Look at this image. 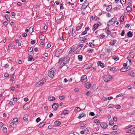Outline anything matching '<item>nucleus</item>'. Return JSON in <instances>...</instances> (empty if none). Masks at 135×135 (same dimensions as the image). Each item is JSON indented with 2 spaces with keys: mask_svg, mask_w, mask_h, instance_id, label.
<instances>
[{
  "mask_svg": "<svg viewBox=\"0 0 135 135\" xmlns=\"http://www.w3.org/2000/svg\"><path fill=\"white\" fill-rule=\"evenodd\" d=\"M89 46L93 48L94 47V45L91 42H90L89 44Z\"/></svg>",
  "mask_w": 135,
  "mask_h": 135,
  "instance_id": "f704fd0d",
  "label": "nucleus"
},
{
  "mask_svg": "<svg viewBox=\"0 0 135 135\" xmlns=\"http://www.w3.org/2000/svg\"><path fill=\"white\" fill-rule=\"evenodd\" d=\"M118 126L117 125H114L113 127H112V129L113 130H115L117 129Z\"/></svg>",
  "mask_w": 135,
  "mask_h": 135,
  "instance_id": "58836bf2",
  "label": "nucleus"
},
{
  "mask_svg": "<svg viewBox=\"0 0 135 135\" xmlns=\"http://www.w3.org/2000/svg\"><path fill=\"white\" fill-rule=\"evenodd\" d=\"M128 6H130L131 5V0H128L127 3Z\"/></svg>",
  "mask_w": 135,
  "mask_h": 135,
  "instance_id": "37998d69",
  "label": "nucleus"
},
{
  "mask_svg": "<svg viewBox=\"0 0 135 135\" xmlns=\"http://www.w3.org/2000/svg\"><path fill=\"white\" fill-rule=\"evenodd\" d=\"M41 119L39 117L37 118L36 119V121L37 123Z\"/></svg>",
  "mask_w": 135,
  "mask_h": 135,
  "instance_id": "bf43d9fd",
  "label": "nucleus"
},
{
  "mask_svg": "<svg viewBox=\"0 0 135 135\" xmlns=\"http://www.w3.org/2000/svg\"><path fill=\"white\" fill-rule=\"evenodd\" d=\"M81 48L80 47H79L78 46L76 47V51H75V52H76V54H79V51L81 49Z\"/></svg>",
  "mask_w": 135,
  "mask_h": 135,
  "instance_id": "a211bd4d",
  "label": "nucleus"
},
{
  "mask_svg": "<svg viewBox=\"0 0 135 135\" xmlns=\"http://www.w3.org/2000/svg\"><path fill=\"white\" fill-rule=\"evenodd\" d=\"M120 2L122 4H124L126 3V0H120Z\"/></svg>",
  "mask_w": 135,
  "mask_h": 135,
  "instance_id": "c03bdc74",
  "label": "nucleus"
},
{
  "mask_svg": "<svg viewBox=\"0 0 135 135\" xmlns=\"http://www.w3.org/2000/svg\"><path fill=\"white\" fill-rule=\"evenodd\" d=\"M83 25V24L82 23L81 24H79L76 27V30L78 31L82 27V26Z\"/></svg>",
  "mask_w": 135,
  "mask_h": 135,
  "instance_id": "9b49d317",
  "label": "nucleus"
},
{
  "mask_svg": "<svg viewBox=\"0 0 135 135\" xmlns=\"http://www.w3.org/2000/svg\"><path fill=\"white\" fill-rule=\"evenodd\" d=\"M130 114L131 115L135 114V110H134L130 113Z\"/></svg>",
  "mask_w": 135,
  "mask_h": 135,
  "instance_id": "e2e57ef3",
  "label": "nucleus"
},
{
  "mask_svg": "<svg viewBox=\"0 0 135 135\" xmlns=\"http://www.w3.org/2000/svg\"><path fill=\"white\" fill-rule=\"evenodd\" d=\"M101 127L103 128H106L108 127V125L105 123H102L100 124Z\"/></svg>",
  "mask_w": 135,
  "mask_h": 135,
  "instance_id": "1a4fd4ad",
  "label": "nucleus"
},
{
  "mask_svg": "<svg viewBox=\"0 0 135 135\" xmlns=\"http://www.w3.org/2000/svg\"><path fill=\"white\" fill-rule=\"evenodd\" d=\"M124 17L123 16H121L120 17V21L121 22H123L124 21Z\"/></svg>",
  "mask_w": 135,
  "mask_h": 135,
  "instance_id": "49530a36",
  "label": "nucleus"
},
{
  "mask_svg": "<svg viewBox=\"0 0 135 135\" xmlns=\"http://www.w3.org/2000/svg\"><path fill=\"white\" fill-rule=\"evenodd\" d=\"M61 122L60 121H56L55 122L54 124L55 126H58L60 125L61 124Z\"/></svg>",
  "mask_w": 135,
  "mask_h": 135,
  "instance_id": "b1692460",
  "label": "nucleus"
},
{
  "mask_svg": "<svg viewBox=\"0 0 135 135\" xmlns=\"http://www.w3.org/2000/svg\"><path fill=\"white\" fill-rule=\"evenodd\" d=\"M83 131H84L86 134L88 132V129L86 128H84L83 129Z\"/></svg>",
  "mask_w": 135,
  "mask_h": 135,
  "instance_id": "c9c22d12",
  "label": "nucleus"
},
{
  "mask_svg": "<svg viewBox=\"0 0 135 135\" xmlns=\"http://www.w3.org/2000/svg\"><path fill=\"white\" fill-rule=\"evenodd\" d=\"M123 94L122 93H121L116 96V97L117 98L119 97H122L123 96Z\"/></svg>",
  "mask_w": 135,
  "mask_h": 135,
  "instance_id": "680f3d73",
  "label": "nucleus"
},
{
  "mask_svg": "<svg viewBox=\"0 0 135 135\" xmlns=\"http://www.w3.org/2000/svg\"><path fill=\"white\" fill-rule=\"evenodd\" d=\"M45 124V122H42L40 123L38 126V127L39 128H41L44 126Z\"/></svg>",
  "mask_w": 135,
  "mask_h": 135,
  "instance_id": "bb28decb",
  "label": "nucleus"
},
{
  "mask_svg": "<svg viewBox=\"0 0 135 135\" xmlns=\"http://www.w3.org/2000/svg\"><path fill=\"white\" fill-rule=\"evenodd\" d=\"M78 59L79 61H81L83 59V56L82 55H79L78 56Z\"/></svg>",
  "mask_w": 135,
  "mask_h": 135,
  "instance_id": "e433bc0d",
  "label": "nucleus"
},
{
  "mask_svg": "<svg viewBox=\"0 0 135 135\" xmlns=\"http://www.w3.org/2000/svg\"><path fill=\"white\" fill-rule=\"evenodd\" d=\"M56 71L55 68H52L50 69L48 73V76L51 78H53L54 76V74Z\"/></svg>",
  "mask_w": 135,
  "mask_h": 135,
  "instance_id": "f03ea898",
  "label": "nucleus"
},
{
  "mask_svg": "<svg viewBox=\"0 0 135 135\" xmlns=\"http://www.w3.org/2000/svg\"><path fill=\"white\" fill-rule=\"evenodd\" d=\"M119 7H115L114 8H113V9L114 10L116 11L119 10L120 9V8H121V6H120V8L119 7L120 6H119Z\"/></svg>",
  "mask_w": 135,
  "mask_h": 135,
  "instance_id": "de8ad7c7",
  "label": "nucleus"
},
{
  "mask_svg": "<svg viewBox=\"0 0 135 135\" xmlns=\"http://www.w3.org/2000/svg\"><path fill=\"white\" fill-rule=\"evenodd\" d=\"M32 61H33V57L32 56L30 55L29 56V57L28 58V60L29 61H32Z\"/></svg>",
  "mask_w": 135,
  "mask_h": 135,
  "instance_id": "473e14b6",
  "label": "nucleus"
},
{
  "mask_svg": "<svg viewBox=\"0 0 135 135\" xmlns=\"http://www.w3.org/2000/svg\"><path fill=\"white\" fill-rule=\"evenodd\" d=\"M112 58L116 61H117L119 60L118 57L115 55H114L112 56Z\"/></svg>",
  "mask_w": 135,
  "mask_h": 135,
  "instance_id": "cd10ccee",
  "label": "nucleus"
},
{
  "mask_svg": "<svg viewBox=\"0 0 135 135\" xmlns=\"http://www.w3.org/2000/svg\"><path fill=\"white\" fill-rule=\"evenodd\" d=\"M65 98V97L64 95L60 96L59 97V99L62 100L64 99Z\"/></svg>",
  "mask_w": 135,
  "mask_h": 135,
  "instance_id": "8fccbe9b",
  "label": "nucleus"
},
{
  "mask_svg": "<svg viewBox=\"0 0 135 135\" xmlns=\"http://www.w3.org/2000/svg\"><path fill=\"white\" fill-rule=\"evenodd\" d=\"M62 49H60L57 50L55 54V55L56 57H59L61 53L63 52Z\"/></svg>",
  "mask_w": 135,
  "mask_h": 135,
  "instance_id": "423d86ee",
  "label": "nucleus"
},
{
  "mask_svg": "<svg viewBox=\"0 0 135 135\" xmlns=\"http://www.w3.org/2000/svg\"><path fill=\"white\" fill-rule=\"evenodd\" d=\"M60 39L61 40H62V41L64 42L65 41V39L63 38L62 35H61V36H60Z\"/></svg>",
  "mask_w": 135,
  "mask_h": 135,
  "instance_id": "13d9d810",
  "label": "nucleus"
},
{
  "mask_svg": "<svg viewBox=\"0 0 135 135\" xmlns=\"http://www.w3.org/2000/svg\"><path fill=\"white\" fill-rule=\"evenodd\" d=\"M81 109L79 107H76L75 108L74 110L75 111H77L78 112L80 111L81 110Z\"/></svg>",
  "mask_w": 135,
  "mask_h": 135,
  "instance_id": "72a5a7b5",
  "label": "nucleus"
},
{
  "mask_svg": "<svg viewBox=\"0 0 135 135\" xmlns=\"http://www.w3.org/2000/svg\"><path fill=\"white\" fill-rule=\"evenodd\" d=\"M90 93H91V92L90 91H88L86 93V94L87 96H88V97L90 95H91L90 97H91V96L92 95L91 94H90Z\"/></svg>",
  "mask_w": 135,
  "mask_h": 135,
  "instance_id": "a18cd8bd",
  "label": "nucleus"
},
{
  "mask_svg": "<svg viewBox=\"0 0 135 135\" xmlns=\"http://www.w3.org/2000/svg\"><path fill=\"white\" fill-rule=\"evenodd\" d=\"M23 119L26 121H27L28 119V116L27 114H25L23 117Z\"/></svg>",
  "mask_w": 135,
  "mask_h": 135,
  "instance_id": "aec40b11",
  "label": "nucleus"
},
{
  "mask_svg": "<svg viewBox=\"0 0 135 135\" xmlns=\"http://www.w3.org/2000/svg\"><path fill=\"white\" fill-rule=\"evenodd\" d=\"M127 11L128 12H130L131 11V8L130 7V6H128L126 8Z\"/></svg>",
  "mask_w": 135,
  "mask_h": 135,
  "instance_id": "c85d7f7f",
  "label": "nucleus"
},
{
  "mask_svg": "<svg viewBox=\"0 0 135 135\" xmlns=\"http://www.w3.org/2000/svg\"><path fill=\"white\" fill-rule=\"evenodd\" d=\"M86 116V114L84 113H83L82 114H79L78 118L79 119H80L82 117H85Z\"/></svg>",
  "mask_w": 135,
  "mask_h": 135,
  "instance_id": "dca6fc26",
  "label": "nucleus"
},
{
  "mask_svg": "<svg viewBox=\"0 0 135 135\" xmlns=\"http://www.w3.org/2000/svg\"><path fill=\"white\" fill-rule=\"evenodd\" d=\"M109 28L107 27L105 28V31L106 33L108 35H110L111 34V31L109 30Z\"/></svg>",
  "mask_w": 135,
  "mask_h": 135,
  "instance_id": "5701e85b",
  "label": "nucleus"
},
{
  "mask_svg": "<svg viewBox=\"0 0 135 135\" xmlns=\"http://www.w3.org/2000/svg\"><path fill=\"white\" fill-rule=\"evenodd\" d=\"M10 16L9 15H5V18L7 21H8V20H9L10 18Z\"/></svg>",
  "mask_w": 135,
  "mask_h": 135,
  "instance_id": "2f4dec72",
  "label": "nucleus"
},
{
  "mask_svg": "<svg viewBox=\"0 0 135 135\" xmlns=\"http://www.w3.org/2000/svg\"><path fill=\"white\" fill-rule=\"evenodd\" d=\"M105 35H100V37L101 38L103 39L105 37Z\"/></svg>",
  "mask_w": 135,
  "mask_h": 135,
  "instance_id": "69168bd1",
  "label": "nucleus"
},
{
  "mask_svg": "<svg viewBox=\"0 0 135 135\" xmlns=\"http://www.w3.org/2000/svg\"><path fill=\"white\" fill-rule=\"evenodd\" d=\"M121 107V106L120 105H116L115 107V108L117 109H119Z\"/></svg>",
  "mask_w": 135,
  "mask_h": 135,
  "instance_id": "864d4df0",
  "label": "nucleus"
},
{
  "mask_svg": "<svg viewBox=\"0 0 135 135\" xmlns=\"http://www.w3.org/2000/svg\"><path fill=\"white\" fill-rule=\"evenodd\" d=\"M114 122L113 121H110L109 122V124L111 126H112L114 124Z\"/></svg>",
  "mask_w": 135,
  "mask_h": 135,
  "instance_id": "6e6d98bb",
  "label": "nucleus"
},
{
  "mask_svg": "<svg viewBox=\"0 0 135 135\" xmlns=\"http://www.w3.org/2000/svg\"><path fill=\"white\" fill-rule=\"evenodd\" d=\"M114 105L112 104H110L108 105V107L109 108H111L113 107Z\"/></svg>",
  "mask_w": 135,
  "mask_h": 135,
  "instance_id": "4d7b16f0",
  "label": "nucleus"
},
{
  "mask_svg": "<svg viewBox=\"0 0 135 135\" xmlns=\"http://www.w3.org/2000/svg\"><path fill=\"white\" fill-rule=\"evenodd\" d=\"M10 126L12 127H13L14 126V124L13 123H11L10 124Z\"/></svg>",
  "mask_w": 135,
  "mask_h": 135,
  "instance_id": "774afa93",
  "label": "nucleus"
},
{
  "mask_svg": "<svg viewBox=\"0 0 135 135\" xmlns=\"http://www.w3.org/2000/svg\"><path fill=\"white\" fill-rule=\"evenodd\" d=\"M48 100L49 101H52L55 100V98L54 96L50 95L48 98Z\"/></svg>",
  "mask_w": 135,
  "mask_h": 135,
  "instance_id": "f8f14e48",
  "label": "nucleus"
},
{
  "mask_svg": "<svg viewBox=\"0 0 135 135\" xmlns=\"http://www.w3.org/2000/svg\"><path fill=\"white\" fill-rule=\"evenodd\" d=\"M59 104L57 103H55L52 104V107L55 110H56L58 107Z\"/></svg>",
  "mask_w": 135,
  "mask_h": 135,
  "instance_id": "0eeeda50",
  "label": "nucleus"
},
{
  "mask_svg": "<svg viewBox=\"0 0 135 135\" xmlns=\"http://www.w3.org/2000/svg\"><path fill=\"white\" fill-rule=\"evenodd\" d=\"M120 132V131H114L111 133V135H115L116 134L119 133Z\"/></svg>",
  "mask_w": 135,
  "mask_h": 135,
  "instance_id": "412c9836",
  "label": "nucleus"
},
{
  "mask_svg": "<svg viewBox=\"0 0 135 135\" xmlns=\"http://www.w3.org/2000/svg\"><path fill=\"white\" fill-rule=\"evenodd\" d=\"M112 77L113 76L111 75H106L104 76V80L105 82H107L110 81Z\"/></svg>",
  "mask_w": 135,
  "mask_h": 135,
  "instance_id": "7ed1b4c3",
  "label": "nucleus"
},
{
  "mask_svg": "<svg viewBox=\"0 0 135 135\" xmlns=\"http://www.w3.org/2000/svg\"><path fill=\"white\" fill-rule=\"evenodd\" d=\"M89 115H91V116H93L95 114L94 112H90L89 113Z\"/></svg>",
  "mask_w": 135,
  "mask_h": 135,
  "instance_id": "0e129e2a",
  "label": "nucleus"
},
{
  "mask_svg": "<svg viewBox=\"0 0 135 135\" xmlns=\"http://www.w3.org/2000/svg\"><path fill=\"white\" fill-rule=\"evenodd\" d=\"M62 114H66L69 113V111L68 110H64L62 112Z\"/></svg>",
  "mask_w": 135,
  "mask_h": 135,
  "instance_id": "a19ab883",
  "label": "nucleus"
},
{
  "mask_svg": "<svg viewBox=\"0 0 135 135\" xmlns=\"http://www.w3.org/2000/svg\"><path fill=\"white\" fill-rule=\"evenodd\" d=\"M127 36L129 37H131L132 36L133 34L131 31H129L128 32Z\"/></svg>",
  "mask_w": 135,
  "mask_h": 135,
  "instance_id": "4be33fe9",
  "label": "nucleus"
},
{
  "mask_svg": "<svg viewBox=\"0 0 135 135\" xmlns=\"http://www.w3.org/2000/svg\"><path fill=\"white\" fill-rule=\"evenodd\" d=\"M33 50V48L32 47H29L28 48V51L30 52H31Z\"/></svg>",
  "mask_w": 135,
  "mask_h": 135,
  "instance_id": "4c0bfd02",
  "label": "nucleus"
},
{
  "mask_svg": "<svg viewBox=\"0 0 135 135\" xmlns=\"http://www.w3.org/2000/svg\"><path fill=\"white\" fill-rule=\"evenodd\" d=\"M13 122H17L18 121V119L17 118H14L13 120Z\"/></svg>",
  "mask_w": 135,
  "mask_h": 135,
  "instance_id": "79ce46f5",
  "label": "nucleus"
},
{
  "mask_svg": "<svg viewBox=\"0 0 135 135\" xmlns=\"http://www.w3.org/2000/svg\"><path fill=\"white\" fill-rule=\"evenodd\" d=\"M116 41L115 40H112L109 42V45H113L115 43Z\"/></svg>",
  "mask_w": 135,
  "mask_h": 135,
  "instance_id": "f3484780",
  "label": "nucleus"
},
{
  "mask_svg": "<svg viewBox=\"0 0 135 135\" xmlns=\"http://www.w3.org/2000/svg\"><path fill=\"white\" fill-rule=\"evenodd\" d=\"M117 18L115 17H114L112 19L110 20L108 22L107 25L108 26H109L110 25H112L114 24L116 21Z\"/></svg>",
  "mask_w": 135,
  "mask_h": 135,
  "instance_id": "20e7f679",
  "label": "nucleus"
},
{
  "mask_svg": "<svg viewBox=\"0 0 135 135\" xmlns=\"http://www.w3.org/2000/svg\"><path fill=\"white\" fill-rule=\"evenodd\" d=\"M36 42V40H32L31 42V44L32 45H33Z\"/></svg>",
  "mask_w": 135,
  "mask_h": 135,
  "instance_id": "338daca9",
  "label": "nucleus"
},
{
  "mask_svg": "<svg viewBox=\"0 0 135 135\" xmlns=\"http://www.w3.org/2000/svg\"><path fill=\"white\" fill-rule=\"evenodd\" d=\"M60 63V68H62L63 66L65 65L64 64V62H61Z\"/></svg>",
  "mask_w": 135,
  "mask_h": 135,
  "instance_id": "09e8293b",
  "label": "nucleus"
},
{
  "mask_svg": "<svg viewBox=\"0 0 135 135\" xmlns=\"http://www.w3.org/2000/svg\"><path fill=\"white\" fill-rule=\"evenodd\" d=\"M112 8V6L111 5H108L107 8V11H109Z\"/></svg>",
  "mask_w": 135,
  "mask_h": 135,
  "instance_id": "393cba45",
  "label": "nucleus"
},
{
  "mask_svg": "<svg viewBox=\"0 0 135 135\" xmlns=\"http://www.w3.org/2000/svg\"><path fill=\"white\" fill-rule=\"evenodd\" d=\"M86 88L87 89H89L91 86V84L89 83H86L85 84Z\"/></svg>",
  "mask_w": 135,
  "mask_h": 135,
  "instance_id": "a878e982",
  "label": "nucleus"
},
{
  "mask_svg": "<svg viewBox=\"0 0 135 135\" xmlns=\"http://www.w3.org/2000/svg\"><path fill=\"white\" fill-rule=\"evenodd\" d=\"M70 59V58L68 57H66L64 58H61L59 60L58 63H60L61 62H64V64H66L69 62Z\"/></svg>",
  "mask_w": 135,
  "mask_h": 135,
  "instance_id": "f257e3e1",
  "label": "nucleus"
},
{
  "mask_svg": "<svg viewBox=\"0 0 135 135\" xmlns=\"http://www.w3.org/2000/svg\"><path fill=\"white\" fill-rule=\"evenodd\" d=\"M120 71L122 72H124L127 71V70L126 69V68H122L120 69Z\"/></svg>",
  "mask_w": 135,
  "mask_h": 135,
  "instance_id": "ea45409f",
  "label": "nucleus"
},
{
  "mask_svg": "<svg viewBox=\"0 0 135 135\" xmlns=\"http://www.w3.org/2000/svg\"><path fill=\"white\" fill-rule=\"evenodd\" d=\"M124 34H125L124 30H123L122 31V32L120 34V35H121V36H123L124 35Z\"/></svg>",
  "mask_w": 135,
  "mask_h": 135,
  "instance_id": "3c124183",
  "label": "nucleus"
},
{
  "mask_svg": "<svg viewBox=\"0 0 135 135\" xmlns=\"http://www.w3.org/2000/svg\"><path fill=\"white\" fill-rule=\"evenodd\" d=\"M64 15H62L61 18L57 19L56 21L57 23H60L62 21V20H64Z\"/></svg>",
  "mask_w": 135,
  "mask_h": 135,
  "instance_id": "9d476101",
  "label": "nucleus"
},
{
  "mask_svg": "<svg viewBox=\"0 0 135 135\" xmlns=\"http://www.w3.org/2000/svg\"><path fill=\"white\" fill-rule=\"evenodd\" d=\"M29 108V107L27 104H25L23 107V109L24 110H26L28 109Z\"/></svg>",
  "mask_w": 135,
  "mask_h": 135,
  "instance_id": "7c9ffc66",
  "label": "nucleus"
},
{
  "mask_svg": "<svg viewBox=\"0 0 135 135\" xmlns=\"http://www.w3.org/2000/svg\"><path fill=\"white\" fill-rule=\"evenodd\" d=\"M99 26V24H95L93 26V31H95L97 28L98 26Z\"/></svg>",
  "mask_w": 135,
  "mask_h": 135,
  "instance_id": "4468645a",
  "label": "nucleus"
},
{
  "mask_svg": "<svg viewBox=\"0 0 135 135\" xmlns=\"http://www.w3.org/2000/svg\"><path fill=\"white\" fill-rule=\"evenodd\" d=\"M87 80V76L86 75L82 76L81 78L80 81L82 82H85Z\"/></svg>",
  "mask_w": 135,
  "mask_h": 135,
  "instance_id": "6e6552de",
  "label": "nucleus"
},
{
  "mask_svg": "<svg viewBox=\"0 0 135 135\" xmlns=\"http://www.w3.org/2000/svg\"><path fill=\"white\" fill-rule=\"evenodd\" d=\"M89 3H88L87 2H85L84 3L82 6V8L83 9H85L86 8L87 6L88 5Z\"/></svg>",
  "mask_w": 135,
  "mask_h": 135,
  "instance_id": "ddd939ff",
  "label": "nucleus"
},
{
  "mask_svg": "<svg viewBox=\"0 0 135 135\" xmlns=\"http://www.w3.org/2000/svg\"><path fill=\"white\" fill-rule=\"evenodd\" d=\"M60 8L61 9H62L64 8L63 4H60Z\"/></svg>",
  "mask_w": 135,
  "mask_h": 135,
  "instance_id": "052dcab7",
  "label": "nucleus"
},
{
  "mask_svg": "<svg viewBox=\"0 0 135 135\" xmlns=\"http://www.w3.org/2000/svg\"><path fill=\"white\" fill-rule=\"evenodd\" d=\"M3 132H6L7 131V128L6 127H4L3 128Z\"/></svg>",
  "mask_w": 135,
  "mask_h": 135,
  "instance_id": "603ef678",
  "label": "nucleus"
},
{
  "mask_svg": "<svg viewBox=\"0 0 135 135\" xmlns=\"http://www.w3.org/2000/svg\"><path fill=\"white\" fill-rule=\"evenodd\" d=\"M110 71H113L115 69V68L114 67H111L110 66L108 67Z\"/></svg>",
  "mask_w": 135,
  "mask_h": 135,
  "instance_id": "c756f323",
  "label": "nucleus"
},
{
  "mask_svg": "<svg viewBox=\"0 0 135 135\" xmlns=\"http://www.w3.org/2000/svg\"><path fill=\"white\" fill-rule=\"evenodd\" d=\"M97 64L98 65L100 66L102 68H103L104 66V64L102 63L100 61H98L97 62Z\"/></svg>",
  "mask_w": 135,
  "mask_h": 135,
  "instance_id": "2eb2a0df",
  "label": "nucleus"
},
{
  "mask_svg": "<svg viewBox=\"0 0 135 135\" xmlns=\"http://www.w3.org/2000/svg\"><path fill=\"white\" fill-rule=\"evenodd\" d=\"M131 67L129 66H128L127 67V68H126V69L127 70V71L131 69Z\"/></svg>",
  "mask_w": 135,
  "mask_h": 135,
  "instance_id": "5fc2aeb1",
  "label": "nucleus"
},
{
  "mask_svg": "<svg viewBox=\"0 0 135 135\" xmlns=\"http://www.w3.org/2000/svg\"><path fill=\"white\" fill-rule=\"evenodd\" d=\"M46 81V79L45 78H43L42 80L38 82L36 84L37 86L38 87L44 84Z\"/></svg>",
  "mask_w": 135,
  "mask_h": 135,
  "instance_id": "39448f33",
  "label": "nucleus"
},
{
  "mask_svg": "<svg viewBox=\"0 0 135 135\" xmlns=\"http://www.w3.org/2000/svg\"><path fill=\"white\" fill-rule=\"evenodd\" d=\"M128 74L132 77H134L135 76V73L132 71H131Z\"/></svg>",
  "mask_w": 135,
  "mask_h": 135,
  "instance_id": "6ab92c4d",
  "label": "nucleus"
}]
</instances>
